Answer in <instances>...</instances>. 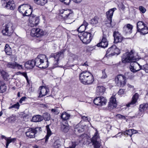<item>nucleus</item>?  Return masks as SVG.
Returning <instances> with one entry per match:
<instances>
[{
	"label": "nucleus",
	"instance_id": "obj_33",
	"mask_svg": "<svg viewBox=\"0 0 148 148\" xmlns=\"http://www.w3.org/2000/svg\"><path fill=\"white\" fill-rule=\"evenodd\" d=\"M5 51L6 54L8 55H10L12 53V51L9 45L6 44L5 47Z\"/></svg>",
	"mask_w": 148,
	"mask_h": 148
},
{
	"label": "nucleus",
	"instance_id": "obj_52",
	"mask_svg": "<svg viewBox=\"0 0 148 148\" xmlns=\"http://www.w3.org/2000/svg\"><path fill=\"white\" fill-rule=\"evenodd\" d=\"M139 9L140 12L143 14L145 13L146 11V8L142 6H139Z\"/></svg>",
	"mask_w": 148,
	"mask_h": 148
},
{
	"label": "nucleus",
	"instance_id": "obj_19",
	"mask_svg": "<svg viewBox=\"0 0 148 148\" xmlns=\"http://www.w3.org/2000/svg\"><path fill=\"white\" fill-rule=\"evenodd\" d=\"M106 38V36L103 34L101 41L97 44V46L98 47H101L103 48H105L107 47L108 45V42Z\"/></svg>",
	"mask_w": 148,
	"mask_h": 148
},
{
	"label": "nucleus",
	"instance_id": "obj_11",
	"mask_svg": "<svg viewBox=\"0 0 148 148\" xmlns=\"http://www.w3.org/2000/svg\"><path fill=\"white\" fill-rule=\"evenodd\" d=\"M46 34V32L39 28H34L32 29L31 35L32 36L39 37Z\"/></svg>",
	"mask_w": 148,
	"mask_h": 148
},
{
	"label": "nucleus",
	"instance_id": "obj_25",
	"mask_svg": "<svg viewBox=\"0 0 148 148\" xmlns=\"http://www.w3.org/2000/svg\"><path fill=\"white\" fill-rule=\"evenodd\" d=\"M30 7V5L28 4H22L20 5L18 7V10L23 14V15L25 13L27 9H28Z\"/></svg>",
	"mask_w": 148,
	"mask_h": 148
},
{
	"label": "nucleus",
	"instance_id": "obj_5",
	"mask_svg": "<svg viewBox=\"0 0 148 148\" xmlns=\"http://www.w3.org/2000/svg\"><path fill=\"white\" fill-rule=\"evenodd\" d=\"M116 10L115 8L110 9L108 11L106 12V15L107 16L106 24H108V26L109 27H114L116 25V23L112 21V18L114 12Z\"/></svg>",
	"mask_w": 148,
	"mask_h": 148
},
{
	"label": "nucleus",
	"instance_id": "obj_28",
	"mask_svg": "<svg viewBox=\"0 0 148 148\" xmlns=\"http://www.w3.org/2000/svg\"><path fill=\"white\" fill-rule=\"evenodd\" d=\"M96 93L98 95H102L104 93L106 90L105 88L103 86H98L96 88Z\"/></svg>",
	"mask_w": 148,
	"mask_h": 148
},
{
	"label": "nucleus",
	"instance_id": "obj_18",
	"mask_svg": "<svg viewBox=\"0 0 148 148\" xmlns=\"http://www.w3.org/2000/svg\"><path fill=\"white\" fill-rule=\"evenodd\" d=\"M114 42L117 43L121 42L123 40V37L118 32L115 31L114 32Z\"/></svg>",
	"mask_w": 148,
	"mask_h": 148
},
{
	"label": "nucleus",
	"instance_id": "obj_47",
	"mask_svg": "<svg viewBox=\"0 0 148 148\" xmlns=\"http://www.w3.org/2000/svg\"><path fill=\"white\" fill-rule=\"evenodd\" d=\"M20 106V105L18 102H17L16 103L11 106L8 108L9 109H11V108H14L18 109L19 108Z\"/></svg>",
	"mask_w": 148,
	"mask_h": 148
},
{
	"label": "nucleus",
	"instance_id": "obj_3",
	"mask_svg": "<svg viewBox=\"0 0 148 148\" xmlns=\"http://www.w3.org/2000/svg\"><path fill=\"white\" fill-rule=\"evenodd\" d=\"M136 59L134 56V52L132 50L123 54L121 57L122 61L123 63L135 62Z\"/></svg>",
	"mask_w": 148,
	"mask_h": 148
},
{
	"label": "nucleus",
	"instance_id": "obj_46",
	"mask_svg": "<svg viewBox=\"0 0 148 148\" xmlns=\"http://www.w3.org/2000/svg\"><path fill=\"white\" fill-rule=\"evenodd\" d=\"M59 108L58 107L55 108L54 109H52L51 110V112L55 114H58L60 112Z\"/></svg>",
	"mask_w": 148,
	"mask_h": 148
},
{
	"label": "nucleus",
	"instance_id": "obj_8",
	"mask_svg": "<svg viewBox=\"0 0 148 148\" xmlns=\"http://www.w3.org/2000/svg\"><path fill=\"white\" fill-rule=\"evenodd\" d=\"M91 141L94 148H99L101 146V140L97 131H96L92 138Z\"/></svg>",
	"mask_w": 148,
	"mask_h": 148
},
{
	"label": "nucleus",
	"instance_id": "obj_43",
	"mask_svg": "<svg viewBox=\"0 0 148 148\" xmlns=\"http://www.w3.org/2000/svg\"><path fill=\"white\" fill-rule=\"evenodd\" d=\"M32 12V8L30 6V7L28 9H27V10L26 11L25 13H24L23 16H29L31 15Z\"/></svg>",
	"mask_w": 148,
	"mask_h": 148
},
{
	"label": "nucleus",
	"instance_id": "obj_1",
	"mask_svg": "<svg viewBox=\"0 0 148 148\" xmlns=\"http://www.w3.org/2000/svg\"><path fill=\"white\" fill-rule=\"evenodd\" d=\"M80 82L85 85L91 84L94 81L92 75L87 71H84L81 73L79 75Z\"/></svg>",
	"mask_w": 148,
	"mask_h": 148
},
{
	"label": "nucleus",
	"instance_id": "obj_45",
	"mask_svg": "<svg viewBox=\"0 0 148 148\" xmlns=\"http://www.w3.org/2000/svg\"><path fill=\"white\" fill-rule=\"evenodd\" d=\"M98 18L97 17H95L92 18L90 21V23L92 25H95L98 23Z\"/></svg>",
	"mask_w": 148,
	"mask_h": 148
},
{
	"label": "nucleus",
	"instance_id": "obj_39",
	"mask_svg": "<svg viewBox=\"0 0 148 148\" xmlns=\"http://www.w3.org/2000/svg\"><path fill=\"white\" fill-rule=\"evenodd\" d=\"M7 87L5 84L0 82V93L5 92L6 90Z\"/></svg>",
	"mask_w": 148,
	"mask_h": 148
},
{
	"label": "nucleus",
	"instance_id": "obj_55",
	"mask_svg": "<svg viewBox=\"0 0 148 148\" xmlns=\"http://www.w3.org/2000/svg\"><path fill=\"white\" fill-rule=\"evenodd\" d=\"M135 69L137 70L135 71L136 72L139 71L141 69V66L139 64L138 66H137L135 67Z\"/></svg>",
	"mask_w": 148,
	"mask_h": 148
},
{
	"label": "nucleus",
	"instance_id": "obj_58",
	"mask_svg": "<svg viewBox=\"0 0 148 148\" xmlns=\"http://www.w3.org/2000/svg\"><path fill=\"white\" fill-rule=\"evenodd\" d=\"M103 75L102 77V78L103 79H105L107 77V75L105 73V70L103 71H102Z\"/></svg>",
	"mask_w": 148,
	"mask_h": 148
},
{
	"label": "nucleus",
	"instance_id": "obj_41",
	"mask_svg": "<svg viewBox=\"0 0 148 148\" xmlns=\"http://www.w3.org/2000/svg\"><path fill=\"white\" fill-rule=\"evenodd\" d=\"M69 114L66 112L63 113L61 116V118L64 120L68 119L70 117Z\"/></svg>",
	"mask_w": 148,
	"mask_h": 148
},
{
	"label": "nucleus",
	"instance_id": "obj_15",
	"mask_svg": "<svg viewBox=\"0 0 148 148\" xmlns=\"http://www.w3.org/2000/svg\"><path fill=\"white\" fill-rule=\"evenodd\" d=\"M6 66L8 68L13 69L16 68L18 70H21L23 69L22 65L18 64L16 62H8L6 64Z\"/></svg>",
	"mask_w": 148,
	"mask_h": 148
},
{
	"label": "nucleus",
	"instance_id": "obj_60",
	"mask_svg": "<svg viewBox=\"0 0 148 148\" xmlns=\"http://www.w3.org/2000/svg\"><path fill=\"white\" fill-rule=\"evenodd\" d=\"M26 99V97H22L19 101V103H22L23 101L25 100V99Z\"/></svg>",
	"mask_w": 148,
	"mask_h": 148
},
{
	"label": "nucleus",
	"instance_id": "obj_9",
	"mask_svg": "<svg viewBox=\"0 0 148 148\" xmlns=\"http://www.w3.org/2000/svg\"><path fill=\"white\" fill-rule=\"evenodd\" d=\"M2 6L7 9L14 10L15 7V5L13 0H2L1 1Z\"/></svg>",
	"mask_w": 148,
	"mask_h": 148
},
{
	"label": "nucleus",
	"instance_id": "obj_44",
	"mask_svg": "<svg viewBox=\"0 0 148 148\" xmlns=\"http://www.w3.org/2000/svg\"><path fill=\"white\" fill-rule=\"evenodd\" d=\"M43 119L45 121H49L50 118V115L47 112L44 113L43 115Z\"/></svg>",
	"mask_w": 148,
	"mask_h": 148
},
{
	"label": "nucleus",
	"instance_id": "obj_14",
	"mask_svg": "<svg viewBox=\"0 0 148 148\" xmlns=\"http://www.w3.org/2000/svg\"><path fill=\"white\" fill-rule=\"evenodd\" d=\"M60 15L64 19H67L70 18V15L71 14V11L69 9H61L59 10Z\"/></svg>",
	"mask_w": 148,
	"mask_h": 148
},
{
	"label": "nucleus",
	"instance_id": "obj_61",
	"mask_svg": "<svg viewBox=\"0 0 148 148\" xmlns=\"http://www.w3.org/2000/svg\"><path fill=\"white\" fill-rule=\"evenodd\" d=\"M144 112L140 111V112L138 114V116H143Z\"/></svg>",
	"mask_w": 148,
	"mask_h": 148
},
{
	"label": "nucleus",
	"instance_id": "obj_21",
	"mask_svg": "<svg viewBox=\"0 0 148 148\" xmlns=\"http://www.w3.org/2000/svg\"><path fill=\"white\" fill-rule=\"evenodd\" d=\"M39 89L40 91L39 97H42L46 95L49 91L48 88L44 86L40 87Z\"/></svg>",
	"mask_w": 148,
	"mask_h": 148
},
{
	"label": "nucleus",
	"instance_id": "obj_22",
	"mask_svg": "<svg viewBox=\"0 0 148 148\" xmlns=\"http://www.w3.org/2000/svg\"><path fill=\"white\" fill-rule=\"evenodd\" d=\"M30 18L29 25L31 27H34L37 26L39 23L40 20L37 17Z\"/></svg>",
	"mask_w": 148,
	"mask_h": 148
},
{
	"label": "nucleus",
	"instance_id": "obj_16",
	"mask_svg": "<svg viewBox=\"0 0 148 148\" xmlns=\"http://www.w3.org/2000/svg\"><path fill=\"white\" fill-rule=\"evenodd\" d=\"M46 57H47L44 54H40L38 55L34 60L35 65L39 67L44 59V60H46Z\"/></svg>",
	"mask_w": 148,
	"mask_h": 148
},
{
	"label": "nucleus",
	"instance_id": "obj_37",
	"mask_svg": "<svg viewBox=\"0 0 148 148\" xmlns=\"http://www.w3.org/2000/svg\"><path fill=\"white\" fill-rule=\"evenodd\" d=\"M134 63L133 64H131L129 66V68L130 71L133 73L136 72V69H135V66H138L139 64L137 62H136V61L133 62Z\"/></svg>",
	"mask_w": 148,
	"mask_h": 148
},
{
	"label": "nucleus",
	"instance_id": "obj_51",
	"mask_svg": "<svg viewBox=\"0 0 148 148\" xmlns=\"http://www.w3.org/2000/svg\"><path fill=\"white\" fill-rule=\"evenodd\" d=\"M78 143L77 142H71L69 143L70 148H75L76 146L77 145Z\"/></svg>",
	"mask_w": 148,
	"mask_h": 148
},
{
	"label": "nucleus",
	"instance_id": "obj_36",
	"mask_svg": "<svg viewBox=\"0 0 148 148\" xmlns=\"http://www.w3.org/2000/svg\"><path fill=\"white\" fill-rule=\"evenodd\" d=\"M47 0H34V2L36 4L43 6L47 2Z\"/></svg>",
	"mask_w": 148,
	"mask_h": 148
},
{
	"label": "nucleus",
	"instance_id": "obj_62",
	"mask_svg": "<svg viewBox=\"0 0 148 148\" xmlns=\"http://www.w3.org/2000/svg\"><path fill=\"white\" fill-rule=\"evenodd\" d=\"M132 135L133 134H135L137 133V132L136 130H132Z\"/></svg>",
	"mask_w": 148,
	"mask_h": 148
},
{
	"label": "nucleus",
	"instance_id": "obj_26",
	"mask_svg": "<svg viewBox=\"0 0 148 148\" xmlns=\"http://www.w3.org/2000/svg\"><path fill=\"white\" fill-rule=\"evenodd\" d=\"M66 122V121L63 122L61 126V130L64 133L68 132L70 129L69 125Z\"/></svg>",
	"mask_w": 148,
	"mask_h": 148
},
{
	"label": "nucleus",
	"instance_id": "obj_10",
	"mask_svg": "<svg viewBox=\"0 0 148 148\" xmlns=\"http://www.w3.org/2000/svg\"><path fill=\"white\" fill-rule=\"evenodd\" d=\"M13 32V24L10 22L5 25V28L2 30V32L4 35L10 36Z\"/></svg>",
	"mask_w": 148,
	"mask_h": 148
},
{
	"label": "nucleus",
	"instance_id": "obj_23",
	"mask_svg": "<svg viewBox=\"0 0 148 148\" xmlns=\"http://www.w3.org/2000/svg\"><path fill=\"white\" fill-rule=\"evenodd\" d=\"M133 26L130 24H127L123 28V32L126 34H130L132 33Z\"/></svg>",
	"mask_w": 148,
	"mask_h": 148
},
{
	"label": "nucleus",
	"instance_id": "obj_17",
	"mask_svg": "<svg viewBox=\"0 0 148 148\" xmlns=\"http://www.w3.org/2000/svg\"><path fill=\"white\" fill-rule=\"evenodd\" d=\"M117 106V103L115 98L114 96H112L110 99V101L108 105L109 109L112 110L114 108H116Z\"/></svg>",
	"mask_w": 148,
	"mask_h": 148
},
{
	"label": "nucleus",
	"instance_id": "obj_48",
	"mask_svg": "<svg viewBox=\"0 0 148 148\" xmlns=\"http://www.w3.org/2000/svg\"><path fill=\"white\" fill-rule=\"evenodd\" d=\"M141 69L144 70L146 73H148V64H146L141 66Z\"/></svg>",
	"mask_w": 148,
	"mask_h": 148
},
{
	"label": "nucleus",
	"instance_id": "obj_29",
	"mask_svg": "<svg viewBox=\"0 0 148 148\" xmlns=\"http://www.w3.org/2000/svg\"><path fill=\"white\" fill-rule=\"evenodd\" d=\"M35 65L34 61L32 60L27 62L25 64V67L27 69H32Z\"/></svg>",
	"mask_w": 148,
	"mask_h": 148
},
{
	"label": "nucleus",
	"instance_id": "obj_6",
	"mask_svg": "<svg viewBox=\"0 0 148 148\" xmlns=\"http://www.w3.org/2000/svg\"><path fill=\"white\" fill-rule=\"evenodd\" d=\"M137 31L140 34L145 35L148 33V27L142 21H139L137 23Z\"/></svg>",
	"mask_w": 148,
	"mask_h": 148
},
{
	"label": "nucleus",
	"instance_id": "obj_31",
	"mask_svg": "<svg viewBox=\"0 0 148 148\" xmlns=\"http://www.w3.org/2000/svg\"><path fill=\"white\" fill-rule=\"evenodd\" d=\"M43 120L42 116L39 115L34 116L32 118L31 121L33 122H39Z\"/></svg>",
	"mask_w": 148,
	"mask_h": 148
},
{
	"label": "nucleus",
	"instance_id": "obj_2",
	"mask_svg": "<svg viewBox=\"0 0 148 148\" xmlns=\"http://www.w3.org/2000/svg\"><path fill=\"white\" fill-rule=\"evenodd\" d=\"M130 73L128 72L125 73L124 75L119 74L116 76L115 81L117 86L121 87L124 86L126 84V78L130 77Z\"/></svg>",
	"mask_w": 148,
	"mask_h": 148
},
{
	"label": "nucleus",
	"instance_id": "obj_54",
	"mask_svg": "<svg viewBox=\"0 0 148 148\" xmlns=\"http://www.w3.org/2000/svg\"><path fill=\"white\" fill-rule=\"evenodd\" d=\"M82 119L84 120L85 121H89L90 120V119H89L88 117H86L85 116H81Z\"/></svg>",
	"mask_w": 148,
	"mask_h": 148
},
{
	"label": "nucleus",
	"instance_id": "obj_12",
	"mask_svg": "<svg viewBox=\"0 0 148 148\" xmlns=\"http://www.w3.org/2000/svg\"><path fill=\"white\" fill-rule=\"evenodd\" d=\"M63 54L62 52H60L58 53L52 54L51 55V57L54 58V66L57 67L59 66L58 65V61L63 57Z\"/></svg>",
	"mask_w": 148,
	"mask_h": 148
},
{
	"label": "nucleus",
	"instance_id": "obj_59",
	"mask_svg": "<svg viewBox=\"0 0 148 148\" xmlns=\"http://www.w3.org/2000/svg\"><path fill=\"white\" fill-rule=\"evenodd\" d=\"M124 92V90L123 89H120L118 93L119 95H121L123 94Z\"/></svg>",
	"mask_w": 148,
	"mask_h": 148
},
{
	"label": "nucleus",
	"instance_id": "obj_7",
	"mask_svg": "<svg viewBox=\"0 0 148 148\" xmlns=\"http://www.w3.org/2000/svg\"><path fill=\"white\" fill-rule=\"evenodd\" d=\"M41 130V128L40 127H37L35 128H30L27 130L25 135L29 138H34L35 137V134Z\"/></svg>",
	"mask_w": 148,
	"mask_h": 148
},
{
	"label": "nucleus",
	"instance_id": "obj_30",
	"mask_svg": "<svg viewBox=\"0 0 148 148\" xmlns=\"http://www.w3.org/2000/svg\"><path fill=\"white\" fill-rule=\"evenodd\" d=\"M84 127L80 124H78L75 127L74 131L76 133H81L84 131Z\"/></svg>",
	"mask_w": 148,
	"mask_h": 148
},
{
	"label": "nucleus",
	"instance_id": "obj_35",
	"mask_svg": "<svg viewBox=\"0 0 148 148\" xmlns=\"http://www.w3.org/2000/svg\"><path fill=\"white\" fill-rule=\"evenodd\" d=\"M16 139L15 138H11L10 137H8L6 141V147L8 148V146L10 143H14L16 140Z\"/></svg>",
	"mask_w": 148,
	"mask_h": 148
},
{
	"label": "nucleus",
	"instance_id": "obj_24",
	"mask_svg": "<svg viewBox=\"0 0 148 148\" xmlns=\"http://www.w3.org/2000/svg\"><path fill=\"white\" fill-rule=\"evenodd\" d=\"M138 97V94L137 93H136L133 96L132 101L130 102L127 104L126 106L127 107H129L134 105L136 103Z\"/></svg>",
	"mask_w": 148,
	"mask_h": 148
},
{
	"label": "nucleus",
	"instance_id": "obj_63",
	"mask_svg": "<svg viewBox=\"0 0 148 148\" xmlns=\"http://www.w3.org/2000/svg\"><path fill=\"white\" fill-rule=\"evenodd\" d=\"M1 138L2 139H5V140H6L8 138L6 137L5 136L3 135H1Z\"/></svg>",
	"mask_w": 148,
	"mask_h": 148
},
{
	"label": "nucleus",
	"instance_id": "obj_50",
	"mask_svg": "<svg viewBox=\"0 0 148 148\" xmlns=\"http://www.w3.org/2000/svg\"><path fill=\"white\" fill-rule=\"evenodd\" d=\"M53 146L55 148H60L61 145L59 141H56L54 143Z\"/></svg>",
	"mask_w": 148,
	"mask_h": 148
},
{
	"label": "nucleus",
	"instance_id": "obj_49",
	"mask_svg": "<svg viewBox=\"0 0 148 148\" xmlns=\"http://www.w3.org/2000/svg\"><path fill=\"white\" fill-rule=\"evenodd\" d=\"M0 73L4 78H6L8 76V73L3 70H0Z\"/></svg>",
	"mask_w": 148,
	"mask_h": 148
},
{
	"label": "nucleus",
	"instance_id": "obj_4",
	"mask_svg": "<svg viewBox=\"0 0 148 148\" xmlns=\"http://www.w3.org/2000/svg\"><path fill=\"white\" fill-rule=\"evenodd\" d=\"M78 36L84 43L88 44L91 41L93 36L90 33L84 32L78 34Z\"/></svg>",
	"mask_w": 148,
	"mask_h": 148
},
{
	"label": "nucleus",
	"instance_id": "obj_32",
	"mask_svg": "<svg viewBox=\"0 0 148 148\" xmlns=\"http://www.w3.org/2000/svg\"><path fill=\"white\" fill-rule=\"evenodd\" d=\"M48 62L47 58L46 57V60H43L39 67L40 68H46L48 67Z\"/></svg>",
	"mask_w": 148,
	"mask_h": 148
},
{
	"label": "nucleus",
	"instance_id": "obj_57",
	"mask_svg": "<svg viewBox=\"0 0 148 148\" xmlns=\"http://www.w3.org/2000/svg\"><path fill=\"white\" fill-rule=\"evenodd\" d=\"M116 117L120 119H125V116L119 114H117L116 116Z\"/></svg>",
	"mask_w": 148,
	"mask_h": 148
},
{
	"label": "nucleus",
	"instance_id": "obj_40",
	"mask_svg": "<svg viewBox=\"0 0 148 148\" xmlns=\"http://www.w3.org/2000/svg\"><path fill=\"white\" fill-rule=\"evenodd\" d=\"M60 1L63 2L66 5H69L71 0H60ZM74 2L77 3H79L81 2L82 0H72Z\"/></svg>",
	"mask_w": 148,
	"mask_h": 148
},
{
	"label": "nucleus",
	"instance_id": "obj_38",
	"mask_svg": "<svg viewBox=\"0 0 148 148\" xmlns=\"http://www.w3.org/2000/svg\"><path fill=\"white\" fill-rule=\"evenodd\" d=\"M47 130V134L45 136V142L47 143L48 141V139L49 136L51 135V131L49 128V126H46Z\"/></svg>",
	"mask_w": 148,
	"mask_h": 148
},
{
	"label": "nucleus",
	"instance_id": "obj_64",
	"mask_svg": "<svg viewBox=\"0 0 148 148\" xmlns=\"http://www.w3.org/2000/svg\"><path fill=\"white\" fill-rule=\"evenodd\" d=\"M82 66H88L87 64V62L84 63L83 64H82Z\"/></svg>",
	"mask_w": 148,
	"mask_h": 148
},
{
	"label": "nucleus",
	"instance_id": "obj_13",
	"mask_svg": "<svg viewBox=\"0 0 148 148\" xmlns=\"http://www.w3.org/2000/svg\"><path fill=\"white\" fill-rule=\"evenodd\" d=\"M107 100L103 97H99L96 98L94 100V103L96 105L100 106L106 104Z\"/></svg>",
	"mask_w": 148,
	"mask_h": 148
},
{
	"label": "nucleus",
	"instance_id": "obj_42",
	"mask_svg": "<svg viewBox=\"0 0 148 148\" xmlns=\"http://www.w3.org/2000/svg\"><path fill=\"white\" fill-rule=\"evenodd\" d=\"M132 130L130 129L126 130L125 131L122 132L121 134H124V135H129L131 137L132 135Z\"/></svg>",
	"mask_w": 148,
	"mask_h": 148
},
{
	"label": "nucleus",
	"instance_id": "obj_34",
	"mask_svg": "<svg viewBox=\"0 0 148 148\" xmlns=\"http://www.w3.org/2000/svg\"><path fill=\"white\" fill-rule=\"evenodd\" d=\"M148 110V103H143L140 104L139 108L140 111L144 112L145 110Z\"/></svg>",
	"mask_w": 148,
	"mask_h": 148
},
{
	"label": "nucleus",
	"instance_id": "obj_56",
	"mask_svg": "<svg viewBox=\"0 0 148 148\" xmlns=\"http://www.w3.org/2000/svg\"><path fill=\"white\" fill-rule=\"evenodd\" d=\"M21 75L23 76L26 78L27 81H28V77L26 72H22Z\"/></svg>",
	"mask_w": 148,
	"mask_h": 148
},
{
	"label": "nucleus",
	"instance_id": "obj_53",
	"mask_svg": "<svg viewBox=\"0 0 148 148\" xmlns=\"http://www.w3.org/2000/svg\"><path fill=\"white\" fill-rule=\"evenodd\" d=\"M8 120L9 122L12 123L16 120V118L14 116H11L9 118Z\"/></svg>",
	"mask_w": 148,
	"mask_h": 148
},
{
	"label": "nucleus",
	"instance_id": "obj_20",
	"mask_svg": "<svg viewBox=\"0 0 148 148\" xmlns=\"http://www.w3.org/2000/svg\"><path fill=\"white\" fill-rule=\"evenodd\" d=\"M116 46L115 45H112L108 49L106 56L108 57L114 55L116 53Z\"/></svg>",
	"mask_w": 148,
	"mask_h": 148
},
{
	"label": "nucleus",
	"instance_id": "obj_27",
	"mask_svg": "<svg viewBox=\"0 0 148 148\" xmlns=\"http://www.w3.org/2000/svg\"><path fill=\"white\" fill-rule=\"evenodd\" d=\"M88 25V23L84 21L83 24L78 28L77 31L80 32V33L84 32L85 30Z\"/></svg>",
	"mask_w": 148,
	"mask_h": 148
}]
</instances>
